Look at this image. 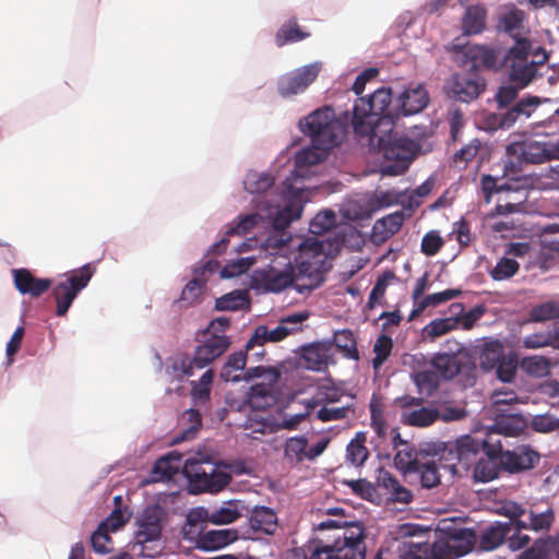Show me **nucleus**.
Here are the masks:
<instances>
[{
    "instance_id": "obj_1",
    "label": "nucleus",
    "mask_w": 559,
    "mask_h": 559,
    "mask_svg": "<svg viewBox=\"0 0 559 559\" xmlns=\"http://www.w3.org/2000/svg\"><path fill=\"white\" fill-rule=\"evenodd\" d=\"M299 124L302 132L310 136L312 146L299 151L295 164L298 168L318 165L340 143L341 124L330 107L314 110L300 120Z\"/></svg>"
},
{
    "instance_id": "obj_2",
    "label": "nucleus",
    "mask_w": 559,
    "mask_h": 559,
    "mask_svg": "<svg viewBox=\"0 0 559 559\" xmlns=\"http://www.w3.org/2000/svg\"><path fill=\"white\" fill-rule=\"evenodd\" d=\"M318 530L336 532L331 543L313 540L309 549V559H365V534L360 524L326 520L318 525Z\"/></svg>"
},
{
    "instance_id": "obj_3",
    "label": "nucleus",
    "mask_w": 559,
    "mask_h": 559,
    "mask_svg": "<svg viewBox=\"0 0 559 559\" xmlns=\"http://www.w3.org/2000/svg\"><path fill=\"white\" fill-rule=\"evenodd\" d=\"M391 102V88L383 86L367 97H359L353 107L354 132L360 136L377 138L380 130L393 129L396 115L388 111Z\"/></svg>"
},
{
    "instance_id": "obj_4",
    "label": "nucleus",
    "mask_w": 559,
    "mask_h": 559,
    "mask_svg": "<svg viewBox=\"0 0 559 559\" xmlns=\"http://www.w3.org/2000/svg\"><path fill=\"white\" fill-rule=\"evenodd\" d=\"M331 243L310 237L298 245L295 265L288 262V270L275 272L271 277L262 280H297L305 276L309 280H323V274L332 267Z\"/></svg>"
},
{
    "instance_id": "obj_5",
    "label": "nucleus",
    "mask_w": 559,
    "mask_h": 559,
    "mask_svg": "<svg viewBox=\"0 0 559 559\" xmlns=\"http://www.w3.org/2000/svg\"><path fill=\"white\" fill-rule=\"evenodd\" d=\"M530 51V40L521 39L503 56V68L513 85L499 87L496 94L499 108L508 107L518 97L519 91L527 86L535 78L534 64H527Z\"/></svg>"
},
{
    "instance_id": "obj_6",
    "label": "nucleus",
    "mask_w": 559,
    "mask_h": 559,
    "mask_svg": "<svg viewBox=\"0 0 559 559\" xmlns=\"http://www.w3.org/2000/svg\"><path fill=\"white\" fill-rule=\"evenodd\" d=\"M378 146L382 155L380 173L384 176L403 175L420 150L418 142L393 133L390 128L379 131Z\"/></svg>"
},
{
    "instance_id": "obj_7",
    "label": "nucleus",
    "mask_w": 559,
    "mask_h": 559,
    "mask_svg": "<svg viewBox=\"0 0 559 559\" xmlns=\"http://www.w3.org/2000/svg\"><path fill=\"white\" fill-rule=\"evenodd\" d=\"M229 345V338L225 334H207L206 338L195 347L193 357L185 356L176 360L174 369L185 377H190L194 369H203L221 357Z\"/></svg>"
},
{
    "instance_id": "obj_8",
    "label": "nucleus",
    "mask_w": 559,
    "mask_h": 559,
    "mask_svg": "<svg viewBox=\"0 0 559 559\" xmlns=\"http://www.w3.org/2000/svg\"><path fill=\"white\" fill-rule=\"evenodd\" d=\"M445 87L452 99L471 103L485 92L486 80L478 71L462 68L450 76Z\"/></svg>"
},
{
    "instance_id": "obj_9",
    "label": "nucleus",
    "mask_w": 559,
    "mask_h": 559,
    "mask_svg": "<svg viewBox=\"0 0 559 559\" xmlns=\"http://www.w3.org/2000/svg\"><path fill=\"white\" fill-rule=\"evenodd\" d=\"M308 318L309 313L302 311L282 318L278 325L272 330L266 325H258L246 344V350H251L255 346H263L266 342L276 343L283 341L288 335L300 331L301 328L299 325Z\"/></svg>"
},
{
    "instance_id": "obj_10",
    "label": "nucleus",
    "mask_w": 559,
    "mask_h": 559,
    "mask_svg": "<svg viewBox=\"0 0 559 559\" xmlns=\"http://www.w3.org/2000/svg\"><path fill=\"white\" fill-rule=\"evenodd\" d=\"M483 444L484 441L477 440L469 435L462 436L454 443L444 445L438 461H445V464H442V468L456 474L457 464L468 466L472 456H475L483 449Z\"/></svg>"
},
{
    "instance_id": "obj_11",
    "label": "nucleus",
    "mask_w": 559,
    "mask_h": 559,
    "mask_svg": "<svg viewBox=\"0 0 559 559\" xmlns=\"http://www.w3.org/2000/svg\"><path fill=\"white\" fill-rule=\"evenodd\" d=\"M321 63L314 62L283 74L277 81V92L283 98L304 93L318 78Z\"/></svg>"
},
{
    "instance_id": "obj_12",
    "label": "nucleus",
    "mask_w": 559,
    "mask_h": 559,
    "mask_svg": "<svg viewBox=\"0 0 559 559\" xmlns=\"http://www.w3.org/2000/svg\"><path fill=\"white\" fill-rule=\"evenodd\" d=\"M483 451L485 455L474 467V478L477 481L487 483L497 478L501 469L504 471L501 441L492 438L484 440Z\"/></svg>"
},
{
    "instance_id": "obj_13",
    "label": "nucleus",
    "mask_w": 559,
    "mask_h": 559,
    "mask_svg": "<svg viewBox=\"0 0 559 559\" xmlns=\"http://www.w3.org/2000/svg\"><path fill=\"white\" fill-rule=\"evenodd\" d=\"M457 64L461 68L478 71L480 68L498 70L503 68L500 51L480 45L466 46L459 55Z\"/></svg>"
},
{
    "instance_id": "obj_14",
    "label": "nucleus",
    "mask_w": 559,
    "mask_h": 559,
    "mask_svg": "<svg viewBox=\"0 0 559 559\" xmlns=\"http://www.w3.org/2000/svg\"><path fill=\"white\" fill-rule=\"evenodd\" d=\"M504 471L520 473L534 468L540 460V454L530 445H520L512 451L502 450Z\"/></svg>"
},
{
    "instance_id": "obj_15",
    "label": "nucleus",
    "mask_w": 559,
    "mask_h": 559,
    "mask_svg": "<svg viewBox=\"0 0 559 559\" xmlns=\"http://www.w3.org/2000/svg\"><path fill=\"white\" fill-rule=\"evenodd\" d=\"M510 253L515 257L524 258V267L526 270L539 269L545 272L554 264V255L542 251L539 248L527 242L512 243Z\"/></svg>"
},
{
    "instance_id": "obj_16",
    "label": "nucleus",
    "mask_w": 559,
    "mask_h": 559,
    "mask_svg": "<svg viewBox=\"0 0 559 559\" xmlns=\"http://www.w3.org/2000/svg\"><path fill=\"white\" fill-rule=\"evenodd\" d=\"M400 112L411 116L423 111L429 104V95L421 84L409 83L399 96Z\"/></svg>"
},
{
    "instance_id": "obj_17",
    "label": "nucleus",
    "mask_w": 559,
    "mask_h": 559,
    "mask_svg": "<svg viewBox=\"0 0 559 559\" xmlns=\"http://www.w3.org/2000/svg\"><path fill=\"white\" fill-rule=\"evenodd\" d=\"M162 534L160 513L157 508L145 509L139 519V528L135 534L138 544L157 540Z\"/></svg>"
},
{
    "instance_id": "obj_18",
    "label": "nucleus",
    "mask_w": 559,
    "mask_h": 559,
    "mask_svg": "<svg viewBox=\"0 0 559 559\" xmlns=\"http://www.w3.org/2000/svg\"><path fill=\"white\" fill-rule=\"evenodd\" d=\"M301 358L307 369L324 371L330 362H333L331 345L326 343H313L302 348Z\"/></svg>"
},
{
    "instance_id": "obj_19",
    "label": "nucleus",
    "mask_w": 559,
    "mask_h": 559,
    "mask_svg": "<svg viewBox=\"0 0 559 559\" xmlns=\"http://www.w3.org/2000/svg\"><path fill=\"white\" fill-rule=\"evenodd\" d=\"M405 221L404 211H396L376 221L372 227L371 241L381 245L395 235Z\"/></svg>"
},
{
    "instance_id": "obj_20",
    "label": "nucleus",
    "mask_w": 559,
    "mask_h": 559,
    "mask_svg": "<svg viewBox=\"0 0 559 559\" xmlns=\"http://www.w3.org/2000/svg\"><path fill=\"white\" fill-rule=\"evenodd\" d=\"M292 240L288 231H278L272 229V231L263 239L249 238L239 246V251L245 252L259 247L270 254H276L280 250L284 249Z\"/></svg>"
},
{
    "instance_id": "obj_21",
    "label": "nucleus",
    "mask_w": 559,
    "mask_h": 559,
    "mask_svg": "<svg viewBox=\"0 0 559 559\" xmlns=\"http://www.w3.org/2000/svg\"><path fill=\"white\" fill-rule=\"evenodd\" d=\"M539 105V98L536 96H528L519 100L513 107L506 112L496 116V127L500 129L511 128L521 116L528 118Z\"/></svg>"
},
{
    "instance_id": "obj_22",
    "label": "nucleus",
    "mask_w": 559,
    "mask_h": 559,
    "mask_svg": "<svg viewBox=\"0 0 559 559\" xmlns=\"http://www.w3.org/2000/svg\"><path fill=\"white\" fill-rule=\"evenodd\" d=\"M237 538L238 534L235 530H211L199 533L195 545L201 550L213 551L228 546Z\"/></svg>"
},
{
    "instance_id": "obj_23",
    "label": "nucleus",
    "mask_w": 559,
    "mask_h": 559,
    "mask_svg": "<svg viewBox=\"0 0 559 559\" xmlns=\"http://www.w3.org/2000/svg\"><path fill=\"white\" fill-rule=\"evenodd\" d=\"M88 282H60L53 287L52 295L57 304L56 314L64 316L78 294L86 287Z\"/></svg>"
},
{
    "instance_id": "obj_24",
    "label": "nucleus",
    "mask_w": 559,
    "mask_h": 559,
    "mask_svg": "<svg viewBox=\"0 0 559 559\" xmlns=\"http://www.w3.org/2000/svg\"><path fill=\"white\" fill-rule=\"evenodd\" d=\"M259 218L260 217L257 214H249L243 216L237 223H230L226 228L224 237L218 242L212 245L209 252L213 254H222L227 248L230 236L247 234L258 224Z\"/></svg>"
},
{
    "instance_id": "obj_25",
    "label": "nucleus",
    "mask_w": 559,
    "mask_h": 559,
    "mask_svg": "<svg viewBox=\"0 0 559 559\" xmlns=\"http://www.w3.org/2000/svg\"><path fill=\"white\" fill-rule=\"evenodd\" d=\"M249 524L254 532L271 535L276 531L277 515L275 511L269 507H254L249 518Z\"/></svg>"
},
{
    "instance_id": "obj_26",
    "label": "nucleus",
    "mask_w": 559,
    "mask_h": 559,
    "mask_svg": "<svg viewBox=\"0 0 559 559\" xmlns=\"http://www.w3.org/2000/svg\"><path fill=\"white\" fill-rule=\"evenodd\" d=\"M426 549L429 551L430 559H456L468 552V547L457 539L426 543Z\"/></svg>"
},
{
    "instance_id": "obj_27",
    "label": "nucleus",
    "mask_w": 559,
    "mask_h": 559,
    "mask_svg": "<svg viewBox=\"0 0 559 559\" xmlns=\"http://www.w3.org/2000/svg\"><path fill=\"white\" fill-rule=\"evenodd\" d=\"M276 383H257L250 388L249 391V404L253 409H266L273 406L277 396L274 391Z\"/></svg>"
},
{
    "instance_id": "obj_28",
    "label": "nucleus",
    "mask_w": 559,
    "mask_h": 559,
    "mask_svg": "<svg viewBox=\"0 0 559 559\" xmlns=\"http://www.w3.org/2000/svg\"><path fill=\"white\" fill-rule=\"evenodd\" d=\"M511 525L496 523L487 527L479 539V547L483 550L490 551L499 547L506 538H510Z\"/></svg>"
},
{
    "instance_id": "obj_29",
    "label": "nucleus",
    "mask_w": 559,
    "mask_h": 559,
    "mask_svg": "<svg viewBox=\"0 0 559 559\" xmlns=\"http://www.w3.org/2000/svg\"><path fill=\"white\" fill-rule=\"evenodd\" d=\"M217 311H237L250 309V296L246 289H236L215 300Z\"/></svg>"
},
{
    "instance_id": "obj_30",
    "label": "nucleus",
    "mask_w": 559,
    "mask_h": 559,
    "mask_svg": "<svg viewBox=\"0 0 559 559\" xmlns=\"http://www.w3.org/2000/svg\"><path fill=\"white\" fill-rule=\"evenodd\" d=\"M394 456L395 466L402 472L413 473L419 469L420 459L416 447L411 442L403 443V447L395 449Z\"/></svg>"
},
{
    "instance_id": "obj_31",
    "label": "nucleus",
    "mask_w": 559,
    "mask_h": 559,
    "mask_svg": "<svg viewBox=\"0 0 559 559\" xmlns=\"http://www.w3.org/2000/svg\"><path fill=\"white\" fill-rule=\"evenodd\" d=\"M302 213V205L298 200H289L282 209L277 210L273 221V229L287 231V227L295 219H298Z\"/></svg>"
},
{
    "instance_id": "obj_32",
    "label": "nucleus",
    "mask_w": 559,
    "mask_h": 559,
    "mask_svg": "<svg viewBox=\"0 0 559 559\" xmlns=\"http://www.w3.org/2000/svg\"><path fill=\"white\" fill-rule=\"evenodd\" d=\"M431 366L444 379H453L461 370V360L455 354L439 353L431 358Z\"/></svg>"
},
{
    "instance_id": "obj_33",
    "label": "nucleus",
    "mask_w": 559,
    "mask_h": 559,
    "mask_svg": "<svg viewBox=\"0 0 559 559\" xmlns=\"http://www.w3.org/2000/svg\"><path fill=\"white\" fill-rule=\"evenodd\" d=\"M242 427L245 430H249L252 433L261 435L274 433L277 428L276 420L263 415L259 409H253L247 415Z\"/></svg>"
},
{
    "instance_id": "obj_34",
    "label": "nucleus",
    "mask_w": 559,
    "mask_h": 559,
    "mask_svg": "<svg viewBox=\"0 0 559 559\" xmlns=\"http://www.w3.org/2000/svg\"><path fill=\"white\" fill-rule=\"evenodd\" d=\"M367 437L364 432H357L346 447V461L356 467L362 466L369 457L366 447Z\"/></svg>"
},
{
    "instance_id": "obj_35",
    "label": "nucleus",
    "mask_w": 559,
    "mask_h": 559,
    "mask_svg": "<svg viewBox=\"0 0 559 559\" xmlns=\"http://www.w3.org/2000/svg\"><path fill=\"white\" fill-rule=\"evenodd\" d=\"M504 357L503 345L498 340L485 342L479 352V366L489 371Z\"/></svg>"
},
{
    "instance_id": "obj_36",
    "label": "nucleus",
    "mask_w": 559,
    "mask_h": 559,
    "mask_svg": "<svg viewBox=\"0 0 559 559\" xmlns=\"http://www.w3.org/2000/svg\"><path fill=\"white\" fill-rule=\"evenodd\" d=\"M525 14L522 10L514 9L504 13L499 22V27L514 38L515 44L518 40H528L521 36V29L523 28Z\"/></svg>"
},
{
    "instance_id": "obj_37",
    "label": "nucleus",
    "mask_w": 559,
    "mask_h": 559,
    "mask_svg": "<svg viewBox=\"0 0 559 559\" xmlns=\"http://www.w3.org/2000/svg\"><path fill=\"white\" fill-rule=\"evenodd\" d=\"M180 454L169 453L157 460L153 466V480L170 479L179 471Z\"/></svg>"
},
{
    "instance_id": "obj_38",
    "label": "nucleus",
    "mask_w": 559,
    "mask_h": 559,
    "mask_svg": "<svg viewBox=\"0 0 559 559\" xmlns=\"http://www.w3.org/2000/svg\"><path fill=\"white\" fill-rule=\"evenodd\" d=\"M487 11L481 5H471L463 17V29L466 34H479L486 25Z\"/></svg>"
},
{
    "instance_id": "obj_39",
    "label": "nucleus",
    "mask_w": 559,
    "mask_h": 559,
    "mask_svg": "<svg viewBox=\"0 0 559 559\" xmlns=\"http://www.w3.org/2000/svg\"><path fill=\"white\" fill-rule=\"evenodd\" d=\"M310 36V33L302 31L296 19L285 22L276 33L275 43L278 47H283L288 43L304 40Z\"/></svg>"
},
{
    "instance_id": "obj_40",
    "label": "nucleus",
    "mask_w": 559,
    "mask_h": 559,
    "mask_svg": "<svg viewBox=\"0 0 559 559\" xmlns=\"http://www.w3.org/2000/svg\"><path fill=\"white\" fill-rule=\"evenodd\" d=\"M439 418V411L429 407H420L418 409L403 412L401 416L402 423L414 427H427Z\"/></svg>"
},
{
    "instance_id": "obj_41",
    "label": "nucleus",
    "mask_w": 559,
    "mask_h": 559,
    "mask_svg": "<svg viewBox=\"0 0 559 559\" xmlns=\"http://www.w3.org/2000/svg\"><path fill=\"white\" fill-rule=\"evenodd\" d=\"M442 464H445V461H439V464L435 459L425 462L420 461L419 469L413 471V473L419 474L421 487L430 489L440 484L441 476L439 468L442 467Z\"/></svg>"
},
{
    "instance_id": "obj_42",
    "label": "nucleus",
    "mask_w": 559,
    "mask_h": 559,
    "mask_svg": "<svg viewBox=\"0 0 559 559\" xmlns=\"http://www.w3.org/2000/svg\"><path fill=\"white\" fill-rule=\"evenodd\" d=\"M334 345L343 357L352 360L359 359L356 338L350 330L344 329L335 332Z\"/></svg>"
},
{
    "instance_id": "obj_43",
    "label": "nucleus",
    "mask_w": 559,
    "mask_h": 559,
    "mask_svg": "<svg viewBox=\"0 0 559 559\" xmlns=\"http://www.w3.org/2000/svg\"><path fill=\"white\" fill-rule=\"evenodd\" d=\"M246 361L247 356L243 352L233 353L222 368L221 378L226 382L240 381L242 374L236 372L245 369Z\"/></svg>"
},
{
    "instance_id": "obj_44",
    "label": "nucleus",
    "mask_w": 559,
    "mask_h": 559,
    "mask_svg": "<svg viewBox=\"0 0 559 559\" xmlns=\"http://www.w3.org/2000/svg\"><path fill=\"white\" fill-rule=\"evenodd\" d=\"M460 294L457 289H445L440 293H435L420 299L417 306L412 310L408 320L412 321L418 317L426 308L436 307L441 305Z\"/></svg>"
},
{
    "instance_id": "obj_45",
    "label": "nucleus",
    "mask_w": 559,
    "mask_h": 559,
    "mask_svg": "<svg viewBox=\"0 0 559 559\" xmlns=\"http://www.w3.org/2000/svg\"><path fill=\"white\" fill-rule=\"evenodd\" d=\"M559 542V536L556 539H538L533 546L526 549L520 557V559H548L549 552H554L559 559V554L557 551V543Z\"/></svg>"
},
{
    "instance_id": "obj_46",
    "label": "nucleus",
    "mask_w": 559,
    "mask_h": 559,
    "mask_svg": "<svg viewBox=\"0 0 559 559\" xmlns=\"http://www.w3.org/2000/svg\"><path fill=\"white\" fill-rule=\"evenodd\" d=\"M523 158L532 164H540L554 158H559L556 150L547 148L540 143H530L522 151Z\"/></svg>"
},
{
    "instance_id": "obj_47",
    "label": "nucleus",
    "mask_w": 559,
    "mask_h": 559,
    "mask_svg": "<svg viewBox=\"0 0 559 559\" xmlns=\"http://www.w3.org/2000/svg\"><path fill=\"white\" fill-rule=\"evenodd\" d=\"M274 185V177L265 173L251 171L243 180V188L249 193H264Z\"/></svg>"
},
{
    "instance_id": "obj_48",
    "label": "nucleus",
    "mask_w": 559,
    "mask_h": 559,
    "mask_svg": "<svg viewBox=\"0 0 559 559\" xmlns=\"http://www.w3.org/2000/svg\"><path fill=\"white\" fill-rule=\"evenodd\" d=\"M343 391L334 385H320L314 396L308 401L309 408H316L319 405L328 406L341 400Z\"/></svg>"
},
{
    "instance_id": "obj_49",
    "label": "nucleus",
    "mask_w": 559,
    "mask_h": 559,
    "mask_svg": "<svg viewBox=\"0 0 559 559\" xmlns=\"http://www.w3.org/2000/svg\"><path fill=\"white\" fill-rule=\"evenodd\" d=\"M260 284L261 282H254ZM264 288L269 292L280 293L283 290L294 289L301 295L310 294L312 290L320 287L323 282H311L309 285H299L297 282H262ZM251 287H259V285H251Z\"/></svg>"
},
{
    "instance_id": "obj_50",
    "label": "nucleus",
    "mask_w": 559,
    "mask_h": 559,
    "mask_svg": "<svg viewBox=\"0 0 559 559\" xmlns=\"http://www.w3.org/2000/svg\"><path fill=\"white\" fill-rule=\"evenodd\" d=\"M457 326V318H442L429 322L424 329L423 334L425 337L435 340L440 337Z\"/></svg>"
},
{
    "instance_id": "obj_51",
    "label": "nucleus",
    "mask_w": 559,
    "mask_h": 559,
    "mask_svg": "<svg viewBox=\"0 0 559 559\" xmlns=\"http://www.w3.org/2000/svg\"><path fill=\"white\" fill-rule=\"evenodd\" d=\"M206 282H188L178 300L181 308H188L199 304L202 299Z\"/></svg>"
},
{
    "instance_id": "obj_52",
    "label": "nucleus",
    "mask_w": 559,
    "mask_h": 559,
    "mask_svg": "<svg viewBox=\"0 0 559 559\" xmlns=\"http://www.w3.org/2000/svg\"><path fill=\"white\" fill-rule=\"evenodd\" d=\"M336 225V215L332 210L319 212L310 222L309 230L313 235H322Z\"/></svg>"
},
{
    "instance_id": "obj_53",
    "label": "nucleus",
    "mask_w": 559,
    "mask_h": 559,
    "mask_svg": "<svg viewBox=\"0 0 559 559\" xmlns=\"http://www.w3.org/2000/svg\"><path fill=\"white\" fill-rule=\"evenodd\" d=\"M255 263L254 257L240 258L227 263L219 271L223 280L233 278L245 274Z\"/></svg>"
},
{
    "instance_id": "obj_54",
    "label": "nucleus",
    "mask_w": 559,
    "mask_h": 559,
    "mask_svg": "<svg viewBox=\"0 0 559 559\" xmlns=\"http://www.w3.org/2000/svg\"><path fill=\"white\" fill-rule=\"evenodd\" d=\"M257 378H263L270 383H277L281 378V371L275 367H251L245 370L241 380L251 381Z\"/></svg>"
},
{
    "instance_id": "obj_55",
    "label": "nucleus",
    "mask_w": 559,
    "mask_h": 559,
    "mask_svg": "<svg viewBox=\"0 0 559 559\" xmlns=\"http://www.w3.org/2000/svg\"><path fill=\"white\" fill-rule=\"evenodd\" d=\"M392 347L393 342L390 336L382 334L377 338L373 345L374 357L372 359V367L374 369H379L391 355Z\"/></svg>"
},
{
    "instance_id": "obj_56",
    "label": "nucleus",
    "mask_w": 559,
    "mask_h": 559,
    "mask_svg": "<svg viewBox=\"0 0 559 559\" xmlns=\"http://www.w3.org/2000/svg\"><path fill=\"white\" fill-rule=\"evenodd\" d=\"M214 372L212 369H207L199 379L191 383V395L194 400L207 401L211 394V388L213 382Z\"/></svg>"
},
{
    "instance_id": "obj_57",
    "label": "nucleus",
    "mask_w": 559,
    "mask_h": 559,
    "mask_svg": "<svg viewBox=\"0 0 559 559\" xmlns=\"http://www.w3.org/2000/svg\"><path fill=\"white\" fill-rule=\"evenodd\" d=\"M182 420L189 424V426L182 430L180 436L177 438L178 441L189 440L194 438L195 433L202 426V416L198 409L190 408L182 415Z\"/></svg>"
},
{
    "instance_id": "obj_58",
    "label": "nucleus",
    "mask_w": 559,
    "mask_h": 559,
    "mask_svg": "<svg viewBox=\"0 0 559 559\" xmlns=\"http://www.w3.org/2000/svg\"><path fill=\"white\" fill-rule=\"evenodd\" d=\"M415 383L420 393L430 396L439 386L438 374L431 370L419 371L415 376Z\"/></svg>"
},
{
    "instance_id": "obj_59",
    "label": "nucleus",
    "mask_w": 559,
    "mask_h": 559,
    "mask_svg": "<svg viewBox=\"0 0 559 559\" xmlns=\"http://www.w3.org/2000/svg\"><path fill=\"white\" fill-rule=\"evenodd\" d=\"M350 413L352 414L355 413V408L353 405H346V406H341V407L322 406L317 412V418L323 423L342 420V419L347 418Z\"/></svg>"
},
{
    "instance_id": "obj_60",
    "label": "nucleus",
    "mask_w": 559,
    "mask_h": 559,
    "mask_svg": "<svg viewBox=\"0 0 559 559\" xmlns=\"http://www.w3.org/2000/svg\"><path fill=\"white\" fill-rule=\"evenodd\" d=\"M530 530L535 532L548 531L555 520V513L551 508L543 512L528 511Z\"/></svg>"
},
{
    "instance_id": "obj_61",
    "label": "nucleus",
    "mask_w": 559,
    "mask_h": 559,
    "mask_svg": "<svg viewBox=\"0 0 559 559\" xmlns=\"http://www.w3.org/2000/svg\"><path fill=\"white\" fill-rule=\"evenodd\" d=\"M307 445L308 440L305 437H292L285 442V456L289 460L300 462L306 456Z\"/></svg>"
},
{
    "instance_id": "obj_62",
    "label": "nucleus",
    "mask_w": 559,
    "mask_h": 559,
    "mask_svg": "<svg viewBox=\"0 0 559 559\" xmlns=\"http://www.w3.org/2000/svg\"><path fill=\"white\" fill-rule=\"evenodd\" d=\"M110 533L109 530L98 525L97 530L92 534L91 543L96 552L107 554L114 549Z\"/></svg>"
},
{
    "instance_id": "obj_63",
    "label": "nucleus",
    "mask_w": 559,
    "mask_h": 559,
    "mask_svg": "<svg viewBox=\"0 0 559 559\" xmlns=\"http://www.w3.org/2000/svg\"><path fill=\"white\" fill-rule=\"evenodd\" d=\"M540 250L559 252V225L551 224L544 227L539 236Z\"/></svg>"
},
{
    "instance_id": "obj_64",
    "label": "nucleus",
    "mask_w": 559,
    "mask_h": 559,
    "mask_svg": "<svg viewBox=\"0 0 559 559\" xmlns=\"http://www.w3.org/2000/svg\"><path fill=\"white\" fill-rule=\"evenodd\" d=\"M344 484L348 486L355 495L365 500L373 501L378 497L376 486L366 479L345 480Z\"/></svg>"
}]
</instances>
